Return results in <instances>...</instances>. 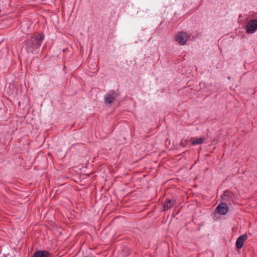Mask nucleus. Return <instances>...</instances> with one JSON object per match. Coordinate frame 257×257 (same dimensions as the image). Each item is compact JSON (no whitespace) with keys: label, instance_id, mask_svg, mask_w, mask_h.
<instances>
[{"label":"nucleus","instance_id":"obj_1","mask_svg":"<svg viewBox=\"0 0 257 257\" xmlns=\"http://www.w3.org/2000/svg\"><path fill=\"white\" fill-rule=\"evenodd\" d=\"M44 38L43 34L40 33L27 39L25 42V49L26 52L28 53L33 54L35 51L40 48Z\"/></svg>","mask_w":257,"mask_h":257},{"label":"nucleus","instance_id":"obj_2","mask_svg":"<svg viewBox=\"0 0 257 257\" xmlns=\"http://www.w3.org/2000/svg\"><path fill=\"white\" fill-rule=\"evenodd\" d=\"M191 35L186 32L181 31L178 32L175 38V40L180 45H185L190 40Z\"/></svg>","mask_w":257,"mask_h":257},{"label":"nucleus","instance_id":"obj_3","mask_svg":"<svg viewBox=\"0 0 257 257\" xmlns=\"http://www.w3.org/2000/svg\"><path fill=\"white\" fill-rule=\"evenodd\" d=\"M247 33H253L257 30V20H251L248 22L245 26Z\"/></svg>","mask_w":257,"mask_h":257},{"label":"nucleus","instance_id":"obj_4","mask_svg":"<svg viewBox=\"0 0 257 257\" xmlns=\"http://www.w3.org/2000/svg\"><path fill=\"white\" fill-rule=\"evenodd\" d=\"M216 210L221 215H225L228 212L227 204L225 202L220 203L216 207Z\"/></svg>","mask_w":257,"mask_h":257},{"label":"nucleus","instance_id":"obj_5","mask_svg":"<svg viewBox=\"0 0 257 257\" xmlns=\"http://www.w3.org/2000/svg\"><path fill=\"white\" fill-rule=\"evenodd\" d=\"M118 95V94L113 91L111 93L107 94L104 98V102L106 103L111 104L112 103L115 98H116Z\"/></svg>","mask_w":257,"mask_h":257},{"label":"nucleus","instance_id":"obj_6","mask_svg":"<svg viewBox=\"0 0 257 257\" xmlns=\"http://www.w3.org/2000/svg\"><path fill=\"white\" fill-rule=\"evenodd\" d=\"M232 195V194L231 192L225 191L221 197V202H225L227 204V203H229L230 200L231 199Z\"/></svg>","mask_w":257,"mask_h":257},{"label":"nucleus","instance_id":"obj_7","mask_svg":"<svg viewBox=\"0 0 257 257\" xmlns=\"http://www.w3.org/2000/svg\"><path fill=\"white\" fill-rule=\"evenodd\" d=\"M247 238V235L246 234H243L242 235L240 236L236 240V246L238 249L241 248L243 245V243L244 240H245Z\"/></svg>","mask_w":257,"mask_h":257},{"label":"nucleus","instance_id":"obj_8","mask_svg":"<svg viewBox=\"0 0 257 257\" xmlns=\"http://www.w3.org/2000/svg\"><path fill=\"white\" fill-rule=\"evenodd\" d=\"M33 257H52L51 253L46 250H38L34 253Z\"/></svg>","mask_w":257,"mask_h":257},{"label":"nucleus","instance_id":"obj_9","mask_svg":"<svg viewBox=\"0 0 257 257\" xmlns=\"http://www.w3.org/2000/svg\"><path fill=\"white\" fill-rule=\"evenodd\" d=\"M175 201L174 199L166 200L163 204V210L166 211L174 206Z\"/></svg>","mask_w":257,"mask_h":257},{"label":"nucleus","instance_id":"obj_10","mask_svg":"<svg viewBox=\"0 0 257 257\" xmlns=\"http://www.w3.org/2000/svg\"><path fill=\"white\" fill-rule=\"evenodd\" d=\"M205 141L204 138H199L196 139H194L192 142V145H196L202 144Z\"/></svg>","mask_w":257,"mask_h":257},{"label":"nucleus","instance_id":"obj_11","mask_svg":"<svg viewBox=\"0 0 257 257\" xmlns=\"http://www.w3.org/2000/svg\"><path fill=\"white\" fill-rule=\"evenodd\" d=\"M188 144V141L185 140V141H182L180 143V146L182 147H185Z\"/></svg>","mask_w":257,"mask_h":257}]
</instances>
